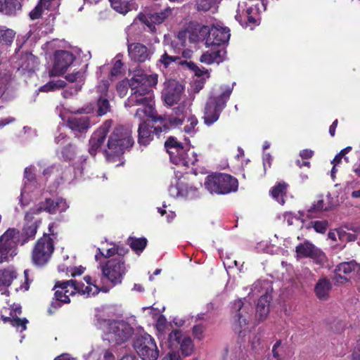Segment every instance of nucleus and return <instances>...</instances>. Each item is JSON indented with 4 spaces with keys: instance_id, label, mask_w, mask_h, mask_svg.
<instances>
[{
    "instance_id": "54",
    "label": "nucleus",
    "mask_w": 360,
    "mask_h": 360,
    "mask_svg": "<svg viewBox=\"0 0 360 360\" xmlns=\"http://www.w3.org/2000/svg\"><path fill=\"white\" fill-rule=\"evenodd\" d=\"M220 52L221 51H217L212 53H205L201 56L200 61L206 64H211L216 60L217 56L220 53Z\"/></svg>"
},
{
    "instance_id": "42",
    "label": "nucleus",
    "mask_w": 360,
    "mask_h": 360,
    "mask_svg": "<svg viewBox=\"0 0 360 360\" xmlns=\"http://www.w3.org/2000/svg\"><path fill=\"white\" fill-rule=\"evenodd\" d=\"M66 86L65 80L58 78H54L49 81L46 85L39 87L38 90H56Z\"/></svg>"
},
{
    "instance_id": "5",
    "label": "nucleus",
    "mask_w": 360,
    "mask_h": 360,
    "mask_svg": "<svg viewBox=\"0 0 360 360\" xmlns=\"http://www.w3.org/2000/svg\"><path fill=\"white\" fill-rule=\"evenodd\" d=\"M231 91H221L219 94H213L207 101L204 112V122L210 126L217 122L221 110L224 108Z\"/></svg>"
},
{
    "instance_id": "21",
    "label": "nucleus",
    "mask_w": 360,
    "mask_h": 360,
    "mask_svg": "<svg viewBox=\"0 0 360 360\" xmlns=\"http://www.w3.org/2000/svg\"><path fill=\"white\" fill-rule=\"evenodd\" d=\"M173 62H176L181 65H186V66L190 70H193L195 75L199 77L203 76L205 74H207V70L200 69L194 63L186 61L182 62L180 60V58L179 56H170L167 52H165L159 59V63L161 65H163L164 68H167Z\"/></svg>"
},
{
    "instance_id": "11",
    "label": "nucleus",
    "mask_w": 360,
    "mask_h": 360,
    "mask_svg": "<svg viewBox=\"0 0 360 360\" xmlns=\"http://www.w3.org/2000/svg\"><path fill=\"white\" fill-rule=\"evenodd\" d=\"M297 257L300 258H310L319 265H323L328 260L326 254L309 240L300 243L295 249Z\"/></svg>"
},
{
    "instance_id": "1",
    "label": "nucleus",
    "mask_w": 360,
    "mask_h": 360,
    "mask_svg": "<svg viewBox=\"0 0 360 360\" xmlns=\"http://www.w3.org/2000/svg\"><path fill=\"white\" fill-rule=\"evenodd\" d=\"M134 143L131 129L127 127L118 126L109 136L107 148L103 150V153L108 161H114V158L123 155Z\"/></svg>"
},
{
    "instance_id": "53",
    "label": "nucleus",
    "mask_w": 360,
    "mask_h": 360,
    "mask_svg": "<svg viewBox=\"0 0 360 360\" xmlns=\"http://www.w3.org/2000/svg\"><path fill=\"white\" fill-rule=\"evenodd\" d=\"M338 236L339 240L342 243H348L354 241L356 239V236L354 234L347 233L345 231L340 230L338 231Z\"/></svg>"
},
{
    "instance_id": "6",
    "label": "nucleus",
    "mask_w": 360,
    "mask_h": 360,
    "mask_svg": "<svg viewBox=\"0 0 360 360\" xmlns=\"http://www.w3.org/2000/svg\"><path fill=\"white\" fill-rule=\"evenodd\" d=\"M133 346L142 360H156L159 356V350L154 338L147 333L136 335Z\"/></svg>"
},
{
    "instance_id": "15",
    "label": "nucleus",
    "mask_w": 360,
    "mask_h": 360,
    "mask_svg": "<svg viewBox=\"0 0 360 360\" xmlns=\"http://www.w3.org/2000/svg\"><path fill=\"white\" fill-rule=\"evenodd\" d=\"M75 58L68 51L58 50L54 53L53 66L51 70V75H62L72 64Z\"/></svg>"
},
{
    "instance_id": "45",
    "label": "nucleus",
    "mask_w": 360,
    "mask_h": 360,
    "mask_svg": "<svg viewBox=\"0 0 360 360\" xmlns=\"http://www.w3.org/2000/svg\"><path fill=\"white\" fill-rule=\"evenodd\" d=\"M47 10L46 8V2L44 3L41 0H39L37 5L34 7V8L30 11V18L32 20H36L39 18L44 12Z\"/></svg>"
},
{
    "instance_id": "18",
    "label": "nucleus",
    "mask_w": 360,
    "mask_h": 360,
    "mask_svg": "<svg viewBox=\"0 0 360 360\" xmlns=\"http://www.w3.org/2000/svg\"><path fill=\"white\" fill-rule=\"evenodd\" d=\"M232 312L234 314V319L242 327L247 325L250 320L252 307L249 303H245L241 300H238L233 304Z\"/></svg>"
},
{
    "instance_id": "56",
    "label": "nucleus",
    "mask_w": 360,
    "mask_h": 360,
    "mask_svg": "<svg viewBox=\"0 0 360 360\" xmlns=\"http://www.w3.org/2000/svg\"><path fill=\"white\" fill-rule=\"evenodd\" d=\"M197 26L200 41L205 40L206 41L207 38L209 35H210L211 28H210L208 26H200L199 25Z\"/></svg>"
},
{
    "instance_id": "13",
    "label": "nucleus",
    "mask_w": 360,
    "mask_h": 360,
    "mask_svg": "<svg viewBox=\"0 0 360 360\" xmlns=\"http://www.w3.org/2000/svg\"><path fill=\"white\" fill-rule=\"evenodd\" d=\"M165 148L169 155L172 162L176 165H181L189 146H184L176 138L170 136L165 141Z\"/></svg>"
},
{
    "instance_id": "26",
    "label": "nucleus",
    "mask_w": 360,
    "mask_h": 360,
    "mask_svg": "<svg viewBox=\"0 0 360 360\" xmlns=\"http://www.w3.org/2000/svg\"><path fill=\"white\" fill-rule=\"evenodd\" d=\"M136 79L138 88H142V90H147L150 87H155L158 83V75H147L141 70L136 72Z\"/></svg>"
},
{
    "instance_id": "60",
    "label": "nucleus",
    "mask_w": 360,
    "mask_h": 360,
    "mask_svg": "<svg viewBox=\"0 0 360 360\" xmlns=\"http://www.w3.org/2000/svg\"><path fill=\"white\" fill-rule=\"evenodd\" d=\"M193 335L195 339L200 341L204 338V328L201 325L194 326L193 328Z\"/></svg>"
},
{
    "instance_id": "55",
    "label": "nucleus",
    "mask_w": 360,
    "mask_h": 360,
    "mask_svg": "<svg viewBox=\"0 0 360 360\" xmlns=\"http://www.w3.org/2000/svg\"><path fill=\"white\" fill-rule=\"evenodd\" d=\"M187 122H189V124L184 127V131L188 134H191L195 131V127L198 124V122L197 118L193 115H191L188 118Z\"/></svg>"
},
{
    "instance_id": "14",
    "label": "nucleus",
    "mask_w": 360,
    "mask_h": 360,
    "mask_svg": "<svg viewBox=\"0 0 360 360\" xmlns=\"http://www.w3.org/2000/svg\"><path fill=\"white\" fill-rule=\"evenodd\" d=\"M127 49L130 59L134 62L140 63L150 60L155 50L152 46H147L139 42H128Z\"/></svg>"
},
{
    "instance_id": "34",
    "label": "nucleus",
    "mask_w": 360,
    "mask_h": 360,
    "mask_svg": "<svg viewBox=\"0 0 360 360\" xmlns=\"http://www.w3.org/2000/svg\"><path fill=\"white\" fill-rule=\"evenodd\" d=\"M16 278V272L12 269L0 270V287L9 286Z\"/></svg>"
},
{
    "instance_id": "28",
    "label": "nucleus",
    "mask_w": 360,
    "mask_h": 360,
    "mask_svg": "<svg viewBox=\"0 0 360 360\" xmlns=\"http://www.w3.org/2000/svg\"><path fill=\"white\" fill-rule=\"evenodd\" d=\"M271 297L268 293L262 295L257 302L256 307V316L259 320H262L266 317L269 312V302Z\"/></svg>"
},
{
    "instance_id": "41",
    "label": "nucleus",
    "mask_w": 360,
    "mask_h": 360,
    "mask_svg": "<svg viewBox=\"0 0 360 360\" xmlns=\"http://www.w3.org/2000/svg\"><path fill=\"white\" fill-rule=\"evenodd\" d=\"M181 92L182 91H165L162 94V97L165 103L171 106L181 101Z\"/></svg>"
},
{
    "instance_id": "52",
    "label": "nucleus",
    "mask_w": 360,
    "mask_h": 360,
    "mask_svg": "<svg viewBox=\"0 0 360 360\" xmlns=\"http://www.w3.org/2000/svg\"><path fill=\"white\" fill-rule=\"evenodd\" d=\"M311 224L315 231L319 233H324L328 226V222L326 220L311 221Z\"/></svg>"
},
{
    "instance_id": "57",
    "label": "nucleus",
    "mask_w": 360,
    "mask_h": 360,
    "mask_svg": "<svg viewBox=\"0 0 360 360\" xmlns=\"http://www.w3.org/2000/svg\"><path fill=\"white\" fill-rule=\"evenodd\" d=\"M172 114L175 117L184 120L187 114V110L184 105H179L173 108V112Z\"/></svg>"
},
{
    "instance_id": "8",
    "label": "nucleus",
    "mask_w": 360,
    "mask_h": 360,
    "mask_svg": "<svg viewBox=\"0 0 360 360\" xmlns=\"http://www.w3.org/2000/svg\"><path fill=\"white\" fill-rule=\"evenodd\" d=\"M103 275L113 285L122 283L127 273L125 261L122 257L108 259L105 264L101 265Z\"/></svg>"
},
{
    "instance_id": "46",
    "label": "nucleus",
    "mask_w": 360,
    "mask_h": 360,
    "mask_svg": "<svg viewBox=\"0 0 360 360\" xmlns=\"http://www.w3.org/2000/svg\"><path fill=\"white\" fill-rule=\"evenodd\" d=\"M62 158L64 161H70L75 157V148L72 144L63 147L61 151Z\"/></svg>"
},
{
    "instance_id": "63",
    "label": "nucleus",
    "mask_w": 360,
    "mask_h": 360,
    "mask_svg": "<svg viewBox=\"0 0 360 360\" xmlns=\"http://www.w3.org/2000/svg\"><path fill=\"white\" fill-rule=\"evenodd\" d=\"M46 2V8L47 11H53L60 5V0H41Z\"/></svg>"
},
{
    "instance_id": "25",
    "label": "nucleus",
    "mask_w": 360,
    "mask_h": 360,
    "mask_svg": "<svg viewBox=\"0 0 360 360\" xmlns=\"http://www.w3.org/2000/svg\"><path fill=\"white\" fill-rule=\"evenodd\" d=\"M152 126L147 121H143L138 128V143L140 145L147 146L153 139L155 134V129L152 130Z\"/></svg>"
},
{
    "instance_id": "50",
    "label": "nucleus",
    "mask_w": 360,
    "mask_h": 360,
    "mask_svg": "<svg viewBox=\"0 0 360 360\" xmlns=\"http://www.w3.org/2000/svg\"><path fill=\"white\" fill-rule=\"evenodd\" d=\"M97 113L98 115H105L109 110L110 103L107 98H100L97 102Z\"/></svg>"
},
{
    "instance_id": "44",
    "label": "nucleus",
    "mask_w": 360,
    "mask_h": 360,
    "mask_svg": "<svg viewBox=\"0 0 360 360\" xmlns=\"http://www.w3.org/2000/svg\"><path fill=\"white\" fill-rule=\"evenodd\" d=\"M221 0H196L195 6L198 11H207L212 7L219 4Z\"/></svg>"
},
{
    "instance_id": "39",
    "label": "nucleus",
    "mask_w": 360,
    "mask_h": 360,
    "mask_svg": "<svg viewBox=\"0 0 360 360\" xmlns=\"http://www.w3.org/2000/svg\"><path fill=\"white\" fill-rule=\"evenodd\" d=\"M117 90H136L138 89L137 82L136 79V73L131 79L125 78L117 84Z\"/></svg>"
},
{
    "instance_id": "48",
    "label": "nucleus",
    "mask_w": 360,
    "mask_h": 360,
    "mask_svg": "<svg viewBox=\"0 0 360 360\" xmlns=\"http://www.w3.org/2000/svg\"><path fill=\"white\" fill-rule=\"evenodd\" d=\"M198 161L197 155L190 148L187 150L185 157L184 158L182 166L188 167L189 165H193Z\"/></svg>"
},
{
    "instance_id": "12",
    "label": "nucleus",
    "mask_w": 360,
    "mask_h": 360,
    "mask_svg": "<svg viewBox=\"0 0 360 360\" xmlns=\"http://www.w3.org/2000/svg\"><path fill=\"white\" fill-rule=\"evenodd\" d=\"M14 67L19 75L31 77L34 75L35 69L38 65L37 58L31 53L25 52L19 53L16 52V60Z\"/></svg>"
},
{
    "instance_id": "62",
    "label": "nucleus",
    "mask_w": 360,
    "mask_h": 360,
    "mask_svg": "<svg viewBox=\"0 0 360 360\" xmlns=\"http://www.w3.org/2000/svg\"><path fill=\"white\" fill-rule=\"evenodd\" d=\"M11 322L13 326L16 328L21 326L22 330H24L26 329V323L28 322V321L26 319H21L17 317L11 320Z\"/></svg>"
},
{
    "instance_id": "47",
    "label": "nucleus",
    "mask_w": 360,
    "mask_h": 360,
    "mask_svg": "<svg viewBox=\"0 0 360 360\" xmlns=\"http://www.w3.org/2000/svg\"><path fill=\"white\" fill-rule=\"evenodd\" d=\"M13 78L10 72L0 73V90H6L11 87Z\"/></svg>"
},
{
    "instance_id": "36",
    "label": "nucleus",
    "mask_w": 360,
    "mask_h": 360,
    "mask_svg": "<svg viewBox=\"0 0 360 360\" xmlns=\"http://www.w3.org/2000/svg\"><path fill=\"white\" fill-rule=\"evenodd\" d=\"M333 209V206L331 205H328L325 206L324 201L323 199L319 200L316 202H314L308 210H307V217H312L314 213H317L322 211H329Z\"/></svg>"
},
{
    "instance_id": "9",
    "label": "nucleus",
    "mask_w": 360,
    "mask_h": 360,
    "mask_svg": "<svg viewBox=\"0 0 360 360\" xmlns=\"http://www.w3.org/2000/svg\"><path fill=\"white\" fill-rule=\"evenodd\" d=\"M19 242V231L15 229H8L0 237V263L16 255V247Z\"/></svg>"
},
{
    "instance_id": "19",
    "label": "nucleus",
    "mask_w": 360,
    "mask_h": 360,
    "mask_svg": "<svg viewBox=\"0 0 360 360\" xmlns=\"http://www.w3.org/2000/svg\"><path fill=\"white\" fill-rule=\"evenodd\" d=\"M230 30L228 27L213 26L210 35L206 39V46H220L227 43L230 39Z\"/></svg>"
},
{
    "instance_id": "58",
    "label": "nucleus",
    "mask_w": 360,
    "mask_h": 360,
    "mask_svg": "<svg viewBox=\"0 0 360 360\" xmlns=\"http://www.w3.org/2000/svg\"><path fill=\"white\" fill-rule=\"evenodd\" d=\"M188 41L192 43H195L200 41L197 25H189Z\"/></svg>"
},
{
    "instance_id": "2",
    "label": "nucleus",
    "mask_w": 360,
    "mask_h": 360,
    "mask_svg": "<svg viewBox=\"0 0 360 360\" xmlns=\"http://www.w3.org/2000/svg\"><path fill=\"white\" fill-rule=\"evenodd\" d=\"M126 107H132L134 105H141L136 110L135 117L139 119L141 122L147 121L146 117L150 118L153 122H158V120H162L158 117V113L154 105L155 101L152 91H131L124 103Z\"/></svg>"
},
{
    "instance_id": "64",
    "label": "nucleus",
    "mask_w": 360,
    "mask_h": 360,
    "mask_svg": "<svg viewBox=\"0 0 360 360\" xmlns=\"http://www.w3.org/2000/svg\"><path fill=\"white\" fill-rule=\"evenodd\" d=\"M334 276L332 277V279L333 281H335V283L338 284H342L348 281V278L345 276H342L340 272H335V270L334 271Z\"/></svg>"
},
{
    "instance_id": "7",
    "label": "nucleus",
    "mask_w": 360,
    "mask_h": 360,
    "mask_svg": "<svg viewBox=\"0 0 360 360\" xmlns=\"http://www.w3.org/2000/svg\"><path fill=\"white\" fill-rule=\"evenodd\" d=\"M54 251L53 239L48 234L39 238L32 250V262L39 266L45 265L50 259Z\"/></svg>"
},
{
    "instance_id": "49",
    "label": "nucleus",
    "mask_w": 360,
    "mask_h": 360,
    "mask_svg": "<svg viewBox=\"0 0 360 360\" xmlns=\"http://www.w3.org/2000/svg\"><path fill=\"white\" fill-rule=\"evenodd\" d=\"M182 340V332L180 330H174L169 334L168 341L172 345H179Z\"/></svg>"
},
{
    "instance_id": "37",
    "label": "nucleus",
    "mask_w": 360,
    "mask_h": 360,
    "mask_svg": "<svg viewBox=\"0 0 360 360\" xmlns=\"http://www.w3.org/2000/svg\"><path fill=\"white\" fill-rule=\"evenodd\" d=\"M287 184L285 183H279L272 188L271 191V195L281 204L284 203L283 196L286 193Z\"/></svg>"
},
{
    "instance_id": "24",
    "label": "nucleus",
    "mask_w": 360,
    "mask_h": 360,
    "mask_svg": "<svg viewBox=\"0 0 360 360\" xmlns=\"http://www.w3.org/2000/svg\"><path fill=\"white\" fill-rule=\"evenodd\" d=\"M67 124L75 133H86L90 127L89 117H70L67 121Z\"/></svg>"
},
{
    "instance_id": "51",
    "label": "nucleus",
    "mask_w": 360,
    "mask_h": 360,
    "mask_svg": "<svg viewBox=\"0 0 360 360\" xmlns=\"http://www.w3.org/2000/svg\"><path fill=\"white\" fill-rule=\"evenodd\" d=\"M44 31H41L40 30H37L35 27H32L30 30L26 34L25 37H23V41L30 40L31 41H35L39 39L41 36V34L44 33Z\"/></svg>"
},
{
    "instance_id": "17",
    "label": "nucleus",
    "mask_w": 360,
    "mask_h": 360,
    "mask_svg": "<svg viewBox=\"0 0 360 360\" xmlns=\"http://www.w3.org/2000/svg\"><path fill=\"white\" fill-rule=\"evenodd\" d=\"M112 121H105L91 136L89 140V153L95 156L97 150L103 144L111 127Z\"/></svg>"
},
{
    "instance_id": "10",
    "label": "nucleus",
    "mask_w": 360,
    "mask_h": 360,
    "mask_svg": "<svg viewBox=\"0 0 360 360\" xmlns=\"http://www.w3.org/2000/svg\"><path fill=\"white\" fill-rule=\"evenodd\" d=\"M68 205L63 198H58L53 200L51 198H46L45 200L40 202L38 205L31 208L25 214L26 220L31 221L34 214H38L41 212H46L51 214H54L57 212H64L68 208Z\"/></svg>"
},
{
    "instance_id": "40",
    "label": "nucleus",
    "mask_w": 360,
    "mask_h": 360,
    "mask_svg": "<svg viewBox=\"0 0 360 360\" xmlns=\"http://www.w3.org/2000/svg\"><path fill=\"white\" fill-rule=\"evenodd\" d=\"M54 296L56 298V302H52L51 306L55 309L60 307L63 303L70 302L69 295L64 293V290H63L62 289L61 290H56L54 294Z\"/></svg>"
},
{
    "instance_id": "35",
    "label": "nucleus",
    "mask_w": 360,
    "mask_h": 360,
    "mask_svg": "<svg viewBox=\"0 0 360 360\" xmlns=\"http://www.w3.org/2000/svg\"><path fill=\"white\" fill-rule=\"evenodd\" d=\"M127 243L130 248L136 253L142 252L147 245V240L145 238H136L130 237L127 240Z\"/></svg>"
},
{
    "instance_id": "31",
    "label": "nucleus",
    "mask_w": 360,
    "mask_h": 360,
    "mask_svg": "<svg viewBox=\"0 0 360 360\" xmlns=\"http://www.w3.org/2000/svg\"><path fill=\"white\" fill-rule=\"evenodd\" d=\"M69 287L72 289L70 295H75L76 292L81 293L82 290L85 288L83 283L78 282L75 280H70L62 282L58 281L54 286L55 288H60L62 289H65Z\"/></svg>"
},
{
    "instance_id": "33",
    "label": "nucleus",
    "mask_w": 360,
    "mask_h": 360,
    "mask_svg": "<svg viewBox=\"0 0 360 360\" xmlns=\"http://www.w3.org/2000/svg\"><path fill=\"white\" fill-rule=\"evenodd\" d=\"M37 230V225L36 223H32L30 225H25L23 227L22 232L20 235V242L21 245H24L30 240L34 239Z\"/></svg>"
},
{
    "instance_id": "20",
    "label": "nucleus",
    "mask_w": 360,
    "mask_h": 360,
    "mask_svg": "<svg viewBox=\"0 0 360 360\" xmlns=\"http://www.w3.org/2000/svg\"><path fill=\"white\" fill-rule=\"evenodd\" d=\"M171 9L166 8L159 12L149 13L140 16L139 19L147 26L150 32L155 31V25L161 24L171 14Z\"/></svg>"
},
{
    "instance_id": "4",
    "label": "nucleus",
    "mask_w": 360,
    "mask_h": 360,
    "mask_svg": "<svg viewBox=\"0 0 360 360\" xmlns=\"http://www.w3.org/2000/svg\"><path fill=\"white\" fill-rule=\"evenodd\" d=\"M205 186L211 193L227 194L237 191L238 182L229 174L219 173L207 176Z\"/></svg>"
},
{
    "instance_id": "16",
    "label": "nucleus",
    "mask_w": 360,
    "mask_h": 360,
    "mask_svg": "<svg viewBox=\"0 0 360 360\" xmlns=\"http://www.w3.org/2000/svg\"><path fill=\"white\" fill-rule=\"evenodd\" d=\"M123 65L124 64L122 62V60L120 59H117L114 62L113 66L111 68L110 72L108 76L107 79H105L104 77L101 78V75L103 71L108 70V66L104 65L98 68V70L97 71L96 74L99 79L98 85L99 90H108V88L110 86L109 81L110 80L111 82H112L115 77L122 74Z\"/></svg>"
},
{
    "instance_id": "23",
    "label": "nucleus",
    "mask_w": 360,
    "mask_h": 360,
    "mask_svg": "<svg viewBox=\"0 0 360 360\" xmlns=\"http://www.w3.org/2000/svg\"><path fill=\"white\" fill-rule=\"evenodd\" d=\"M246 6V4L239 3L238 7L236 11V20L240 24V25L243 27H250L252 30L253 28L259 25L258 20L256 19L253 15L252 13L254 11V8L252 7H249L245 10V16H247V20H243L241 14H240V8H243Z\"/></svg>"
},
{
    "instance_id": "32",
    "label": "nucleus",
    "mask_w": 360,
    "mask_h": 360,
    "mask_svg": "<svg viewBox=\"0 0 360 360\" xmlns=\"http://www.w3.org/2000/svg\"><path fill=\"white\" fill-rule=\"evenodd\" d=\"M335 272H342L345 274L352 273L360 274V264L355 260H352L348 262H342L336 266Z\"/></svg>"
},
{
    "instance_id": "27",
    "label": "nucleus",
    "mask_w": 360,
    "mask_h": 360,
    "mask_svg": "<svg viewBox=\"0 0 360 360\" xmlns=\"http://www.w3.org/2000/svg\"><path fill=\"white\" fill-rule=\"evenodd\" d=\"M18 0H0V13L8 16H15L21 11Z\"/></svg>"
},
{
    "instance_id": "43",
    "label": "nucleus",
    "mask_w": 360,
    "mask_h": 360,
    "mask_svg": "<svg viewBox=\"0 0 360 360\" xmlns=\"http://www.w3.org/2000/svg\"><path fill=\"white\" fill-rule=\"evenodd\" d=\"M179 345L181 351L184 356H187L192 354L194 345L190 337H184Z\"/></svg>"
},
{
    "instance_id": "22",
    "label": "nucleus",
    "mask_w": 360,
    "mask_h": 360,
    "mask_svg": "<svg viewBox=\"0 0 360 360\" xmlns=\"http://www.w3.org/2000/svg\"><path fill=\"white\" fill-rule=\"evenodd\" d=\"M158 117H161L162 120H158L161 126L155 127V134L159 136L162 131H168L171 129L175 128L183 124V120L175 117L173 114L158 115Z\"/></svg>"
},
{
    "instance_id": "38",
    "label": "nucleus",
    "mask_w": 360,
    "mask_h": 360,
    "mask_svg": "<svg viewBox=\"0 0 360 360\" xmlns=\"http://www.w3.org/2000/svg\"><path fill=\"white\" fill-rule=\"evenodd\" d=\"M112 8L117 12L125 15L129 10L131 0H109Z\"/></svg>"
},
{
    "instance_id": "29",
    "label": "nucleus",
    "mask_w": 360,
    "mask_h": 360,
    "mask_svg": "<svg viewBox=\"0 0 360 360\" xmlns=\"http://www.w3.org/2000/svg\"><path fill=\"white\" fill-rule=\"evenodd\" d=\"M332 288L331 283L326 278L319 279L315 285V292L320 300H326L328 297V292Z\"/></svg>"
},
{
    "instance_id": "3",
    "label": "nucleus",
    "mask_w": 360,
    "mask_h": 360,
    "mask_svg": "<svg viewBox=\"0 0 360 360\" xmlns=\"http://www.w3.org/2000/svg\"><path fill=\"white\" fill-rule=\"evenodd\" d=\"M106 323L108 326L106 338L115 345L126 342L134 333L133 328L126 321L97 319L96 325L100 328L103 323Z\"/></svg>"
},
{
    "instance_id": "59",
    "label": "nucleus",
    "mask_w": 360,
    "mask_h": 360,
    "mask_svg": "<svg viewBox=\"0 0 360 360\" xmlns=\"http://www.w3.org/2000/svg\"><path fill=\"white\" fill-rule=\"evenodd\" d=\"M24 178L30 182H33L35 181L36 176L34 173V167L33 166H30L25 169Z\"/></svg>"
},
{
    "instance_id": "61",
    "label": "nucleus",
    "mask_w": 360,
    "mask_h": 360,
    "mask_svg": "<svg viewBox=\"0 0 360 360\" xmlns=\"http://www.w3.org/2000/svg\"><path fill=\"white\" fill-rule=\"evenodd\" d=\"M189 36V25L184 30H181L178 33V39L181 41L182 45H185L186 40L188 39Z\"/></svg>"
},
{
    "instance_id": "30",
    "label": "nucleus",
    "mask_w": 360,
    "mask_h": 360,
    "mask_svg": "<svg viewBox=\"0 0 360 360\" xmlns=\"http://www.w3.org/2000/svg\"><path fill=\"white\" fill-rule=\"evenodd\" d=\"M65 79L71 84L68 88L81 90L84 83V72L77 71L69 74L65 77Z\"/></svg>"
}]
</instances>
